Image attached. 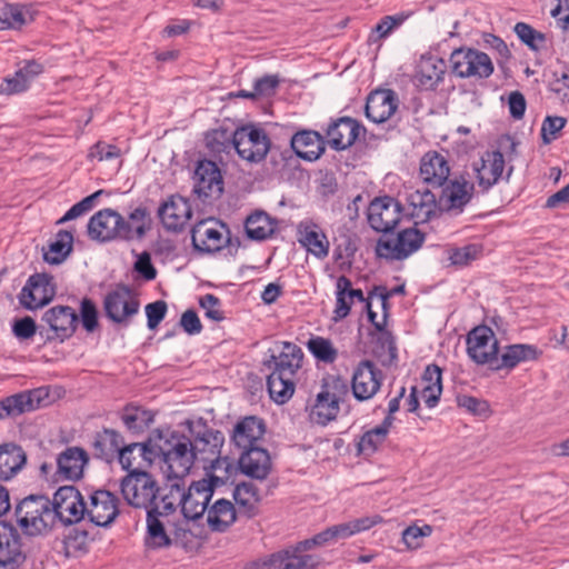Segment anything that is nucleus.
<instances>
[{
    "instance_id": "nucleus-1",
    "label": "nucleus",
    "mask_w": 569,
    "mask_h": 569,
    "mask_svg": "<svg viewBox=\"0 0 569 569\" xmlns=\"http://www.w3.org/2000/svg\"><path fill=\"white\" fill-rule=\"evenodd\" d=\"M151 214L144 206L133 208L127 217L106 208L89 219L88 236L99 242L139 241L151 230Z\"/></svg>"
},
{
    "instance_id": "nucleus-2",
    "label": "nucleus",
    "mask_w": 569,
    "mask_h": 569,
    "mask_svg": "<svg viewBox=\"0 0 569 569\" xmlns=\"http://www.w3.org/2000/svg\"><path fill=\"white\" fill-rule=\"evenodd\" d=\"M303 352L299 346L292 342H281L277 355H271L264 361V367L270 370L267 378V388L270 398L277 403L287 402L296 388V376L302 366Z\"/></svg>"
},
{
    "instance_id": "nucleus-3",
    "label": "nucleus",
    "mask_w": 569,
    "mask_h": 569,
    "mask_svg": "<svg viewBox=\"0 0 569 569\" xmlns=\"http://www.w3.org/2000/svg\"><path fill=\"white\" fill-rule=\"evenodd\" d=\"M157 456L162 457V469L169 479H182L186 477L196 460L192 451L191 439L178 432H171L167 437H160L156 445Z\"/></svg>"
},
{
    "instance_id": "nucleus-4",
    "label": "nucleus",
    "mask_w": 569,
    "mask_h": 569,
    "mask_svg": "<svg viewBox=\"0 0 569 569\" xmlns=\"http://www.w3.org/2000/svg\"><path fill=\"white\" fill-rule=\"evenodd\" d=\"M51 512V501L43 496H29L14 510L18 525L30 536L40 535L54 526Z\"/></svg>"
},
{
    "instance_id": "nucleus-5",
    "label": "nucleus",
    "mask_w": 569,
    "mask_h": 569,
    "mask_svg": "<svg viewBox=\"0 0 569 569\" xmlns=\"http://www.w3.org/2000/svg\"><path fill=\"white\" fill-rule=\"evenodd\" d=\"M438 188H441L438 196L439 210L451 216L462 213L475 193V183L463 173L453 174Z\"/></svg>"
},
{
    "instance_id": "nucleus-6",
    "label": "nucleus",
    "mask_w": 569,
    "mask_h": 569,
    "mask_svg": "<svg viewBox=\"0 0 569 569\" xmlns=\"http://www.w3.org/2000/svg\"><path fill=\"white\" fill-rule=\"evenodd\" d=\"M120 489L123 499L133 508L151 509L159 486L149 472H130L122 478Z\"/></svg>"
},
{
    "instance_id": "nucleus-7",
    "label": "nucleus",
    "mask_w": 569,
    "mask_h": 569,
    "mask_svg": "<svg viewBox=\"0 0 569 569\" xmlns=\"http://www.w3.org/2000/svg\"><path fill=\"white\" fill-rule=\"evenodd\" d=\"M53 523L60 521L64 526L73 525L86 516V502L73 486L60 487L51 501Z\"/></svg>"
},
{
    "instance_id": "nucleus-8",
    "label": "nucleus",
    "mask_w": 569,
    "mask_h": 569,
    "mask_svg": "<svg viewBox=\"0 0 569 569\" xmlns=\"http://www.w3.org/2000/svg\"><path fill=\"white\" fill-rule=\"evenodd\" d=\"M425 242V233L417 228H406L396 238L379 239L376 253L388 260H403L416 252Z\"/></svg>"
},
{
    "instance_id": "nucleus-9",
    "label": "nucleus",
    "mask_w": 569,
    "mask_h": 569,
    "mask_svg": "<svg viewBox=\"0 0 569 569\" xmlns=\"http://www.w3.org/2000/svg\"><path fill=\"white\" fill-rule=\"evenodd\" d=\"M452 72L459 78H488L493 72L490 57L476 49H458L451 53Z\"/></svg>"
},
{
    "instance_id": "nucleus-10",
    "label": "nucleus",
    "mask_w": 569,
    "mask_h": 569,
    "mask_svg": "<svg viewBox=\"0 0 569 569\" xmlns=\"http://www.w3.org/2000/svg\"><path fill=\"white\" fill-rule=\"evenodd\" d=\"M139 308V299L127 286L116 287L103 299L104 313L114 323L128 326Z\"/></svg>"
},
{
    "instance_id": "nucleus-11",
    "label": "nucleus",
    "mask_w": 569,
    "mask_h": 569,
    "mask_svg": "<svg viewBox=\"0 0 569 569\" xmlns=\"http://www.w3.org/2000/svg\"><path fill=\"white\" fill-rule=\"evenodd\" d=\"M191 240L196 250L213 253L223 249L230 241L227 226L217 219H206L196 223L191 230Z\"/></svg>"
},
{
    "instance_id": "nucleus-12",
    "label": "nucleus",
    "mask_w": 569,
    "mask_h": 569,
    "mask_svg": "<svg viewBox=\"0 0 569 569\" xmlns=\"http://www.w3.org/2000/svg\"><path fill=\"white\" fill-rule=\"evenodd\" d=\"M214 481H218L217 477L193 481L187 491L181 487V496L177 498L180 499L181 512L186 519L197 520L203 516L213 495Z\"/></svg>"
},
{
    "instance_id": "nucleus-13",
    "label": "nucleus",
    "mask_w": 569,
    "mask_h": 569,
    "mask_svg": "<svg viewBox=\"0 0 569 569\" xmlns=\"http://www.w3.org/2000/svg\"><path fill=\"white\" fill-rule=\"evenodd\" d=\"M234 150L240 158L249 162L263 160L269 151L270 141L262 129L243 126L236 129Z\"/></svg>"
},
{
    "instance_id": "nucleus-14",
    "label": "nucleus",
    "mask_w": 569,
    "mask_h": 569,
    "mask_svg": "<svg viewBox=\"0 0 569 569\" xmlns=\"http://www.w3.org/2000/svg\"><path fill=\"white\" fill-rule=\"evenodd\" d=\"M467 353L477 365L498 362L499 342L488 326H478L467 336Z\"/></svg>"
},
{
    "instance_id": "nucleus-15",
    "label": "nucleus",
    "mask_w": 569,
    "mask_h": 569,
    "mask_svg": "<svg viewBox=\"0 0 569 569\" xmlns=\"http://www.w3.org/2000/svg\"><path fill=\"white\" fill-rule=\"evenodd\" d=\"M382 380V371L371 360H361L353 369L351 377L353 397L358 401L372 399L379 392Z\"/></svg>"
},
{
    "instance_id": "nucleus-16",
    "label": "nucleus",
    "mask_w": 569,
    "mask_h": 569,
    "mask_svg": "<svg viewBox=\"0 0 569 569\" xmlns=\"http://www.w3.org/2000/svg\"><path fill=\"white\" fill-rule=\"evenodd\" d=\"M401 204L393 198L385 196L375 198L367 210L370 227L378 232H390L401 220Z\"/></svg>"
},
{
    "instance_id": "nucleus-17",
    "label": "nucleus",
    "mask_w": 569,
    "mask_h": 569,
    "mask_svg": "<svg viewBox=\"0 0 569 569\" xmlns=\"http://www.w3.org/2000/svg\"><path fill=\"white\" fill-rule=\"evenodd\" d=\"M319 559L309 553H302L298 545L274 552L268 557L257 560L256 569H315Z\"/></svg>"
},
{
    "instance_id": "nucleus-18",
    "label": "nucleus",
    "mask_w": 569,
    "mask_h": 569,
    "mask_svg": "<svg viewBox=\"0 0 569 569\" xmlns=\"http://www.w3.org/2000/svg\"><path fill=\"white\" fill-rule=\"evenodd\" d=\"M158 217L167 231H182L192 218L191 203L179 194L170 196L159 206Z\"/></svg>"
},
{
    "instance_id": "nucleus-19",
    "label": "nucleus",
    "mask_w": 569,
    "mask_h": 569,
    "mask_svg": "<svg viewBox=\"0 0 569 569\" xmlns=\"http://www.w3.org/2000/svg\"><path fill=\"white\" fill-rule=\"evenodd\" d=\"M26 560L19 531L6 521H0V569H18Z\"/></svg>"
},
{
    "instance_id": "nucleus-20",
    "label": "nucleus",
    "mask_w": 569,
    "mask_h": 569,
    "mask_svg": "<svg viewBox=\"0 0 569 569\" xmlns=\"http://www.w3.org/2000/svg\"><path fill=\"white\" fill-rule=\"evenodd\" d=\"M193 191L202 200L219 198L223 191V180L218 166L210 160L198 162L193 176Z\"/></svg>"
},
{
    "instance_id": "nucleus-21",
    "label": "nucleus",
    "mask_w": 569,
    "mask_h": 569,
    "mask_svg": "<svg viewBox=\"0 0 569 569\" xmlns=\"http://www.w3.org/2000/svg\"><path fill=\"white\" fill-rule=\"evenodd\" d=\"M86 516H88L92 523L99 527H107L119 515V499L108 490H97L90 495V500L86 503Z\"/></svg>"
},
{
    "instance_id": "nucleus-22",
    "label": "nucleus",
    "mask_w": 569,
    "mask_h": 569,
    "mask_svg": "<svg viewBox=\"0 0 569 569\" xmlns=\"http://www.w3.org/2000/svg\"><path fill=\"white\" fill-rule=\"evenodd\" d=\"M54 297L51 278L44 273L31 276L22 288L19 300L26 309L34 310L48 305Z\"/></svg>"
},
{
    "instance_id": "nucleus-23",
    "label": "nucleus",
    "mask_w": 569,
    "mask_h": 569,
    "mask_svg": "<svg viewBox=\"0 0 569 569\" xmlns=\"http://www.w3.org/2000/svg\"><path fill=\"white\" fill-rule=\"evenodd\" d=\"M297 238L300 246L315 258L323 260L328 257L330 242L321 227L312 220L299 222Z\"/></svg>"
},
{
    "instance_id": "nucleus-24",
    "label": "nucleus",
    "mask_w": 569,
    "mask_h": 569,
    "mask_svg": "<svg viewBox=\"0 0 569 569\" xmlns=\"http://www.w3.org/2000/svg\"><path fill=\"white\" fill-rule=\"evenodd\" d=\"M41 320L52 331V336H48L47 339H64L72 336L76 330L78 316L76 311L68 306H54L48 309Z\"/></svg>"
},
{
    "instance_id": "nucleus-25",
    "label": "nucleus",
    "mask_w": 569,
    "mask_h": 569,
    "mask_svg": "<svg viewBox=\"0 0 569 569\" xmlns=\"http://www.w3.org/2000/svg\"><path fill=\"white\" fill-rule=\"evenodd\" d=\"M157 457L156 447L148 443L134 442L124 445L117 457L122 469L130 472H148L147 469L152 465Z\"/></svg>"
},
{
    "instance_id": "nucleus-26",
    "label": "nucleus",
    "mask_w": 569,
    "mask_h": 569,
    "mask_svg": "<svg viewBox=\"0 0 569 569\" xmlns=\"http://www.w3.org/2000/svg\"><path fill=\"white\" fill-rule=\"evenodd\" d=\"M151 508L147 511V533L144 545L148 549L157 550L171 547L173 523L164 518L158 510Z\"/></svg>"
},
{
    "instance_id": "nucleus-27",
    "label": "nucleus",
    "mask_w": 569,
    "mask_h": 569,
    "mask_svg": "<svg viewBox=\"0 0 569 569\" xmlns=\"http://www.w3.org/2000/svg\"><path fill=\"white\" fill-rule=\"evenodd\" d=\"M46 398H48V393L41 388L7 397L0 401V420L36 410L43 406Z\"/></svg>"
},
{
    "instance_id": "nucleus-28",
    "label": "nucleus",
    "mask_w": 569,
    "mask_h": 569,
    "mask_svg": "<svg viewBox=\"0 0 569 569\" xmlns=\"http://www.w3.org/2000/svg\"><path fill=\"white\" fill-rule=\"evenodd\" d=\"M477 183L483 192L497 184L505 170V157L496 151H487L482 154L480 162L473 164Z\"/></svg>"
},
{
    "instance_id": "nucleus-29",
    "label": "nucleus",
    "mask_w": 569,
    "mask_h": 569,
    "mask_svg": "<svg viewBox=\"0 0 569 569\" xmlns=\"http://www.w3.org/2000/svg\"><path fill=\"white\" fill-rule=\"evenodd\" d=\"M191 432L193 435L191 447L196 459L199 456L203 461L213 462L220 455V448L224 441L222 432L206 425L199 426L198 430L192 429Z\"/></svg>"
},
{
    "instance_id": "nucleus-30",
    "label": "nucleus",
    "mask_w": 569,
    "mask_h": 569,
    "mask_svg": "<svg viewBox=\"0 0 569 569\" xmlns=\"http://www.w3.org/2000/svg\"><path fill=\"white\" fill-rule=\"evenodd\" d=\"M398 108V97L390 89L372 91L366 102V117L373 123H383L391 118Z\"/></svg>"
},
{
    "instance_id": "nucleus-31",
    "label": "nucleus",
    "mask_w": 569,
    "mask_h": 569,
    "mask_svg": "<svg viewBox=\"0 0 569 569\" xmlns=\"http://www.w3.org/2000/svg\"><path fill=\"white\" fill-rule=\"evenodd\" d=\"M362 130V126L357 120L342 117L329 124L326 136L332 149L345 150L356 142Z\"/></svg>"
},
{
    "instance_id": "nucleus-32",
    "label": "nucleus",
    "mask_w": 569,
    "mask_h": 569,
    "mask_svg": "<svg viewBox=\"0 0 569 569\" xmlns=\"http://www.w3.org/2000/svg\"><path fill=\"white\" fill-rule=\"evenodd\" d=\"M123 446L124 439L122 435L112 428H102L97 431L91 441L94 458L107 463H111L117 459Z\"/></svg>"
},
{
    "instance_id": "nucleus-33",
    "label": "nucleus",
    "mask_w": 569,
    "mask_h": 569,
    "mask_svg": "<svg viewBox=\"0 0 569 569\" xmlns=\"http://www.w3.org/2000/svg\"><path fill=\"white\" fill-rule=\"evenodd\" d=\"M446 72V62L438 56L425 53L420 57L415 72V83L425 90L433 89Z\"/></svg>"
},
{
    "instance_id": "nucleus-34",
    "label": "nucleus",
    "mask_w": 569,
    "mask_h": 569,
    "mask_svg": "<svg viewBox=\"0 0 569 569\" xmlns=\"http://www.w3.org/2000/svg\"><path fill=\"white\" fill-rule=\"evenodd\" d=\"M419 174L425 183L438 188L450 178L449 162L443 154L429 151L420 160Z\"/></svg>"
},
{
    "instance_id": "nucleus-35",
    "label": "nucleus",
    "mask_w": 569,
    "mask_h": 569,
    "mask_svg": "<svg viewBox=\"0 0 569 569\" xmlns=\"http://www.w3.org/2000/svg\"><path fill=\"white\" fill-rule=\"evenodd\" d=\"M44 70L42 63L36 60H27L12 77H7L0 84V93L18 94L27 91L31 82Z\"/></svg>"
},
{
    "instance_id": "nucleus-36",
    "label": "nucleus",
    "mask_w": 569,
    "mask_h": 569,
    "mask_svg": "<svg viewBox=\"0 0 569 569\" xmlns=\"http://www.w3.org/2000/svg\"><path fill=\"white\" fill-rule=\"evenodd\" d=\"M407 209L418 222H427L439 210L438 198L429 189H417L407 192Z\"/></svg>"
},
{
    "instance_id": "nucleus-37",
    "label": "nucleus",
    "mask_w": 569,
    "mask_h": 569,
    "mask_svg": "<svg viewBox=\"0 0 569 569\" xmlns=\"http://www.w3.org/2000/svg\"><path fill=\"white\" fill-rule=\"evenodd\" d=\"M239 468L246 476L263 480L271 470L269 452L260 447L243 450L239 458Z\"/></svg>"
},
{
    "instance_id": "nucleus-38",
    "label": "nucleus",
    "mask_w": 569,
    "mask_h": 569,
    "mask_svg": "<svg viewBox=\"0 0 569 569\" xmlns=\"http://www.w3.org/2000/svg\"><path fill=\"white\" fill-rule=\"evenodd\" d=\"M290 146L299 158L308 161L317 160L325 152V140L315 130L305 129L296 132L291 137Z\"/></svg>"
},
{
    "instance_id": "nucleus-39",
    "label": "nucleus",
    "mask_w": 569,
    "mask_h": 569,
    "mask_svg": "<svg viewBox=\"0 0 569 569\" xmlns=\"http://www.w3.org/2000/svg\"><path fill=\"white\" fill-rule=\"evenodd\" d=\"M541 355V351L535 345L529 343H513L502 348L498 365L495 367L497 370L507 369L512 370L517 366L536 361Z\"/></svg>"
},
{
    "instance_id": "nucleus-40",
    "label": "nucleus",
    "mask_w": 569,
    "mask_h": 569,
    "mask_svg": "<svg viewBox=\"0 0 569 569\" xmlns=\"http://www.w3.org/2000/svg\"><path fill=\"white\" fill-rule=\"evenodd\" d=\"M264 431V423L261 419L252 416L246 417L234 426L231 439L239 449L256 448Z\"/></svg>"
},
{
    "instance_id": "nucleus-41",
    "label": "nucleus",
    "mask_w": 569,
    "mask_h": 569,
    "mask_svg": "<svg viewBox=\"0 0 569 569\" xmlns=\"http://www.w3.org/2000/svg\"><path fill=\"white\" fill-rule=\"evenodd\" d=\"M86 450L79 447H69L57 458L58 473L68 480H78L83 475L88 462Z\"/></svg>"
},
{
    "instance_id": "nucleus-42",
    "label": "nucleus",
    "mask_w": 569,
    "mask_h": 569,
    "mask_svg": "<svg viewBox=\"0 0 569 569\" xmlns=\"http://www.w3.org/2000/svg\"><path fill=\"white\" fill-rule=\"evenodd\" d=\"M206 512L208 527L214 532L227 531L237 520L234 505L224 498L217 499Z\"/></svg>"
},
{
    "instance_id": "nucleus-43",
    "label": "nucleus",
    "mask_w": 569,
    "mask_h": 569,
    "mask_svg": "<svg viewBox=\"0 0 569 569\" xmlns=\"http://www.w3.org/2000/svg\"><path fill=\"white\" fill-rule=\"evenodd\" d=\"M27 455L24 450L12 442L0 446V479L10 480L26 465Z\"/></svg>"
},
{
    "instance_id": "nucleus-44",
    "label": "nucleus",
    "mask_w": 569,
    "mask_h": 569,
    "mask_svg": "<svg viewBox=\"0 0 569 569\" xmlns=\"http://www.w3.org/2000/svg\"><path fill=\"white\" fill-rule=\"evenodd\" d=\"M339 409L337 396L323 387L317 395L316 402L310 410V419L317 425L326 426L337 418Z\"/></svg>"
},
{
    "instance_id": "nucleus-45",
    "label": "nucleus",
    "mask_w": 569,
    "mask_h": 569,
    "mask_svg": "<svg viewBox=\"0 0 569 569\" xmlns=\"http://www.w3.org/2000/svg\"><path fill=\"white\" fill-rule=\"evenodd\" d=\"M73 234L68 230H59L43 252V259L51 264H60L71 253Z\"/></svg>"
},
{
    "instance_id": "nucleus-46",
    "label": "nucleus",
    "mask_w": 569,
    "mask_h": 569,
    "mask_svg": "<svg viewBox=\"0 0 569 569\" xmlns=\"http://www.w3.org/2000/svg\"><path fill=\"white\" fill-rule=\"evenodd\" d=\"M120 419L128 431L132 433H141L151 426L154 416L150 410L139 406L129 405L122 409Z\"/></svg>"
},
{
    "instance_id": "nucleus-47",
    "label": "nucleus",
    "mask_w": 569,
    "mask_h": 569,
    "mask_svg": "<svg viewBox=\"0 0 569 569\" xmlns=\"http://www.w3.org/2000/svg\"><path fill=\"white\" fill-rule=\"evenodd\" d=\"M390 428V418H385L379 426L366 431L358 441V451L366 456L375 453L386 441Z\"/></svg>"
},
{
    "instance_id": "nucleus-48",
    "label": "nucleus",
    "mask_w": 569,
    "mask_h": 569,
    "mask_svg": "<svg viewBox=\"0 0 569 569\" xmlns=\"http://www.w3.org/2000/svg\"><path fill=\"white\" fill-rule=\"evenodd\" d=\"M236 130L227 127L212 129L206 134V146L213 154L229 153L233 148Z\"/></svg>"
},
{
    "instance_id": "nucleus-49",
    "label": "nucleus",
    "mask_w": 569,
    "mask_h": 569,
    "mask_svg": "<svg viewBox=\"0 0 569 569\" xmlns=\"http://www.w3.org/2000/svg\"><path fill=\"white\" fill-rule=\"evenodd\" d=\"M446 253L451 266L465 268L482 256L483 246L481 243H468L462 247H450L446 250Z\"/></svg>"
},
{
    "instance_id": "nucleus-50",
    "label": "nucleus",
    "mask_w": 569,
    "mask_h": 569,
    "mask_svg": "<svg viewBox=\"0 0 569 569\" xmlns=\"http://www.w3.org/2000/svg\"><path fill=\"white\" fill-rule=\"evenodd\" d=\"M381 521L379 516L373 517H362L359 519H355L345 523H339L330 527L335 541L340 539L349 538L356 533L368 530L372 528L375 525Z\"/></svg>"
},
{
    "instance_id": "nucleus-51",
    "label": "nucleus",
    "mask_w": 569,
    "mask_h": 569,
    "mask_svg": "<svg viewBox=\"0 0 569 569\" xmlns=\"http://www.w3.org/2000/svg\"><path fill=\"white\" fill-rule=\"evenodd\" d=\"M307 348L316 359L325 363H333L338 358V350L329 339L323 337L310 338Z\"/></svg>"
},
{
    "instance_id": "nucleus-52",
    "label": "nucleus",
    "mask_w": 569,
    "mask_h": 569,
    "mask_svg": "<svg viewBox=\"0 0 569 569\" xmlns=\"http://www.w3.org/2000/svg\"><path fill=\"white\" fill-rule=\"evenodd\" d=\"M28 22V12L18 4H6L0 9V30L20 29Z\"/></svg>"
},
{
    "instance_id": "nucleus-53",
    "label": "nucleus",
    "mask_w": 569,
    "mask_h": 569,
    "mask_svg": "<svg viewBox=\"0 0 569 569\" xmlns=\"http://www.w3.org/2000/svg\"><path fill=\"white\" fill-rule=\"evenodd\" d=\"M246 232L250 239L264 240L272 232V226L264 213H254L247 218L244 223Z\"/></svg>"
},
{
    "instance_id": "nucleus-54",
    "label": "nucleus",
    "mask_w": 569,
    "mask_h": 569,
    "mask_svg": "<svg viewBox=\"0 0 569 569\" xmlns=\"http://www.w3.org/2000/svg\"><path fill=\"white\" fill-rule=\"evenodd\" d=\"M515 32L525 44L536 51L541 49L546 42V37L543 33L537 31L525 22H518L515 26Z\"/></svg>"
},
{
    "instance_id": "nucleus-55",
    "label": "nucleus",
    "mask_w": 569,
    "mask_h": 569,
    "mask_svg": "<svg viewBox=\"0 0 569 569\" xmlns=\"http://www.w3.org/2000/svg\"><path fill=\"white\" fill-rule=\"evenodd\" d=\"M233 499L240 507L251 510L259 501V492L253 483L241 482L233 490Z\"/></svg>"
},
{
    "instance_id": "nucleus-56",
    "label": "nucleus",
    "mask_w": 569,
    "mask_h": 569,
    "mask_svg": "<svg viewBox=\"0 0 569 569\" xmlns=\"http://www.w3.org/2000/svg\"><path fill=\"white\" fill-rule=\"evenodd\" d=\"M102 193H103L102 190H98V191L93 192L92 194L83 198L81 201L77 202L76 204H73L64 213V216L58 220V223H64L67 221L77 219V218L83 216L84 213L89 212L94 207L97 198L100 197Z\"/></svg>"
},
{
    "instance_id": "nucleus-57",
    "label": "nucleus",
    "mask_w": 569,
    "mask_h": 569,
    "mask_svg": "<svg viewBox=\"0 0 569 569\" xmlns=\"http://www.w3.org/2000/svg\"><path fill=\"white\" fill-rule=\"evenodd\" d=\"M102 193H103L102 190H98V191L93 192L92 194L83 198L81 201L77 202L76 204H73L64 213V216L58 220V223H64L67 221L77 219V218L83 216L84 213L89 212L94 207L97 198L100 197Z\"/></svg>"
},
{
    "instance_id": "nucleus-58",
    "label": "nucleus",
    "mask_w": 569,
    "mask_h": 569,
    "mask_svg": "<svg viewBox=\"0 0 569 569\" xmlns=\"http://www.w3.org/2000/svg\"><path fill=\"white\" fill-rule=\"evenodd\" d=\"M432 533V527L429 525L410 526L402 532V541L410 549H417L422 546V539Z\"/></svg>"
},
{
    "instance_id": "nucleus-59",
    "label": "nucleus",
    "mask_w": 569,
    "mask_h": 569,
    "mask_svg": "<svg viewBox=\"0 0 569 569\" xmlns=\"http://www.w3.org/2000/svg\"><path fill=\"white\" fill-rule=\"evenodd\" d=\"M187 523H173L171 546L180 547L184 550H192L196 547V536L186 527Z\"/></svg>"
},
{
    "instance_id": "nucleus-60",
    "label": "nucleus",
    "mask_w": 569,
    "mask_h": 569,
    "mask_svg": "<svg viewBox=\"0 0 569 569\" xmlns=\"http://www.w3.org/2000/svg\"><path fill=\"white\" fill-rule=\"evenodd\" d=\"M567 123V119L559 116H548L541 126V138L545 143H550L557 138L559 131H561Z\"/></svg>"
},
{
    "instance_id": "nucleus-61",
    "label": "nucleus",
    "mask_w": 569,
    "mask_h": 569,
    "mask_svg": "<svg viewBox=\"0 0 569 569\" xmlns=\"http://www.w3.org/2000/svg\"><path fill=\"white\" fill-rule=\"evenodd\" d=\"M181 496V486L179 482L172 483L170 486L169 492L162 497L161 505H157L153 508H159V512L164 515V518L168 519L170 512L174 511L178 506L181 507L180 499L176 497Z\"/></svg>"
},
{
    "instance_id": "nucleus-62",
    "label": "nucleus",
    "mask_w": 569,
    "mask_h": 569,
    "mask_svg": "<svg viewBox=\"0 0 569 569\" xmlns=\"http://www.w3.org/2000/svg\"><path fill=\"white\" fill-rule=\"evenodd\" d=\"M199 305L204 310L208 319L213 321H221L223 319V312L220 310V300L214 295L207 293L202 296Z\"/></svg>"
},
{
    "instance_id": "nucleus-63",
    "label": "nucleus",
    "mask_w": 569,
    "mask_h": 569,
    "mask_svg": "<svg viewBox=\"0 0 569 569\" xmlns=\"http://www.w3.org/2000/svg\"><path fill=\"white\" fill-rule=\"evenodd\" d=\"M120 149L117 146L103 141L97 142L91 147L89 157L99 161L113 160L120 157Z\"/></svg>"
},
{
    "instance_id": "nucleus-64",
    "label": "nucleus",
    "mask_w": 569,
    "mask_h": 569,
    "mask_svg": "<svg viewBox=\"0 0 569 569\" xmlns=\"http://www.w3.org/2000/svg\"><path fill=\"white\" fill-rule=\"evenodd\" d=\"M549 89L558 96L561 101L569 102V74L567 72L552 73L549 82Z\"/></svg>"
}]
</instances>
